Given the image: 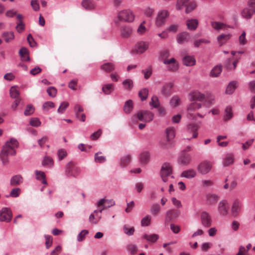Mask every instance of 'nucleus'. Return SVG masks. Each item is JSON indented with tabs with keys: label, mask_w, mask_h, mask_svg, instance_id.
I'll return each instance as SVG.
<instances>
[{
	"label": "nucleus",
	"mask_w": 255,
	"mask_h": 255,
	"mask_svg": "<svg viewBox=\"0 0 255 255\" xmlns=\"http://www.w3.org/2000/svg\"><path fill=\"white\" fill-rule=\"evenodd\" d=\"M151 217L149 215H146L141 221V225L142 226H148L150 225L151 222Z\"/></svg>",
	"instance_id": "obj_55"
},
{
	"label": "nucleus",
	"mask_w": 255,
	"mask_h": 255,
	"mask_svg": "<svg viewBox=\"0 0 255 255\" xmlns=\"http://www.w3.org/2000/svg\"><path fill=\"white\" fill-rule=\"evenodd\" d=\"M139 161L141 164H146L149 161L150 155L148 152H143L139 155Z\"/></svg>",
	"instance_id": "obj_29"
},
{
	"label": "nucleus",
	"mask_w": 255,
	"mask_h": 255,
	"mask_svg": "<svg viewBox=\"0 0 255 255\" xmlns=\"http://www.w3.org/2000/svg\"><path fill=\"white\" fill-rule=\"evenodd\" d=\"M218 211L222 216H226L228 213L229 205L227 201L222 200L219 203Z\"/></svg>",
	"instance_id": "obj_16"
},
{
	"label": "nucleus",
	"mask_w": 255,
	"mask_h": 255,
	"mask_svg": "<svg viewBox=\"0 0 255 255\" xmlns=\"http://www.w3.org/2000/svg\"><path fill=\"white\" fill-rule=\"evenodd\" d=\"M196 175V172L192 169L184 171L182 174L181 176L187 178H191L194 177Z\"/></svg>",
	"instance_id": "obj_34"
},
{
	"label": "nucleus",
	"mask_w": 255,
	"mask_h": 255,
	"mask_svg": "<svg viewBox=\"0 0 255 255\" xmlns=\"http://www.w3.org/2000/svg\"><path fill=\"white\" fill-rule=\"evenodd\" d=\"M222 71V67L221 65H217L214 67L210 72V75L212 77H218Z\"/></svg>",
	"instance_id": "obj_38"
},
{
	"label": "nucleus",
	"mask_w": 255,
	"mask_h": 255,
	"mask_svg": "<svg viewBox=\"0 0 255 255\" xmlns=\"http://www.w3.org/2000/svg\"><path fill=\"white\" fill-rule=\"evenodd\" d=\"M2 37L6 43H9L14 39V34L11 31H5L2 34Z\"/></svg>",
	"instance_id": "obj_30"
},
{
	"label": "nucleus",
	"mask_w": 255,
	"mask_h": 255,
	"mask_svg": "<svg viewBox=\"0 0 255 255\" xmlns=\"http://www.w3.org/2000/svg\"><path fill=\"white\" fill-rule=\"evenodd\" d=\"M35 175L37 180H42V183L43 184H47V181L45 180V175L44 172L41 171L36 170Z\"/></svg>",
	"instance_id": "obj_40"
},
{
	"label": "nucleus",
	"mask_w": 255,
	"mask_h": 255,
	"mask_svg": "<svg viewBox=\"0 0 255 255\" xmlns=\"http://www.w3.org/2000/svg\"><path fill=\"white\" fill-rule=\"evenodd\" d=\"M241 202L238 199L234 201L231 209V213L233 216L236 217L239 214L241 209Z\"/></svg>",
	"instance_id": "obj_20"
},
{
	"label": "nucleus",
	"mask_w": 255,
	"mask_h": 255,
	"mask_svg": "<svg viewBox=\"0 0 255 255\" xmlns=\"http://www.w3.org/2000/svg\"><path fill=\"white\" fill-rule=\"evenodd\" d=\"M148 91L147 89L144 88L141 90L138 93L139 96L142 101L145 100L147 99L148 96Z\"/></svg>",
	"instance_id": "obj_56"
},
{
	"label": "nucleus",
	"mask_w": 255,
	"mask_h": 255,
	"mask_svg": "<svg viewBox=\"0 0 255 255\" xmlns=\"http://www.w3.org/2000/svg\"><path fill=\"white\" fill-rule=\"evenodd\" d=\"M143 238L148 241L154 243L158 240V236L154 234L151 235L144 234Z\"/></svg>",
	"instance_id": "obj_44"
},
{
	"label": "nucleus",
	"mask_w": 255,
	"mask_h": 255,
	"mask_svg": "<svg viewBox=\"0 0 255 255\" xmlns=\"http://www.w3.org/2000/svg\"><path fill=\"white\" fill-rule=\"evenodd\" d=\"M115 202L113 200H107L102 199L97 203L98 209L94 211L96 214V218H95V214H91L89 216V222L93 224H97L102 218V212L105 209H106L111 206H114Z\"/></svg>",
	"instance_id": "obj_2"
},
{
	"label": "nucleus",
	"mask_w": 255,
	"mask_h": 255,
	"mask_svg": "<svg viewBox=\"0 0 255 255\" xmlns=\"http://www.w3.org/2000/svg\"><path fill=\"white\" fill-rule=\"evenodd\" d=\"M163 63L167 66V68L169 71L174 72L178 68V63L174 58L169 59H165L163 60Z\"/></svg>",
	"instance_id": "obj_15"
},
{
	"label": "nucleus",
	"mask_w": 255,
	"mask_h": 255,
	"mask_svg": "<svg viewBox=\"0 0 255 255\" xmlns=\"http://www.w3.org/2000/svg\"><path fill=\"white\" fill-rule=\"evenodd\" d=\"M102 90L105 94H110L114 91V86L112 84L105 85L103 87Z\"/></svg>",
	"instance_id": "obj_48"
},
{
	"label": "nucleus",
	"mask_w": 255,
	"mask_h": 255,
	"mask_svg": "<svg viewBox=\"0 0 255 255\" xmlns=\"http://www.w3.org/2000/svg\"><path fill=\"white\" fill-rule=\"evenodd\" d=\"M65 173L67 176L76 177L80 174V169L73 161H70L66 165Z\"/></svg>",
	"instance_id": "obj_6"
},
{
	"label": "nucleus",
	"mask_w": 255,
	"mask_h": 255,
	"mask_svg": "<svg viewBox=\"0 0 255 255\" xmlns=\"http://www.w3.org/2000/svg\"><path fill=\"white\" fill-rule=\"evenodd\" d=\"M101 69L107 73H109L115 70V66L112 63L107 62L102 65Z\"/></svg>",
	"instance_id": "obj_31"
},
{
	"label": "nucleus",
	"mask_w": 255,
	"mask_h": 255,
	"mask_svg": "<svg viewBox=\"0 0 255 255\" xmlns=\"http://www.w3.org/2000/svg\"><path fill=\"white\" fill-rule=\"evenodd\" d=\"M230 34H222L217 37V40L220 46H222L227 41H228L231 37Z\"/></svg>",
	"instance_id": "obj_27"
},
{
	"label": "nucleus",
	"mask_w": 255,
	"mask_h": 255,
	"mask_svg": "<svg viewBox=\"0 0 255 255\" xmlns=\"http://www.w3.org/2000/svg\"><path fill=\"white\" fill-rule=\"evenodd\" d=\"M183 62L185 65L191 66L195 64V60L192 56H186L183 58Z\"/></svg>",
	"instance_id": "obj_36"
},
{
	"label": "nucleus",
	"mask_w": 255,
	"mask_h": 255,
	"mask_svg": "<svg viewBox=\"0 0 255 255\" xmlns=\"http://www.w3.org/2000/svg\"><path fill=\"white\" fill-rule=\"evenodd\" d=\"M255 12V9H250L248 8H244L242 12L243 17L247 19H250L252 17L254 13Z\"/></svg>",
	"instance_id": "obj_32"
},
{
	"label": "nucleus",
	"mask_w": 255,
	"mask_h": 255,
	"mask_svg": "<svg viewBox=\"0 0 255 255\" xmlns=\"http://www.w3.org/2000/svg\"><path fill=\"white\" fill-rule=\"evenodd\" d=\"M34 111V107L32 105H29L26 107L24 111V114L25 116H29L33 114Z\"/></svg>",
	"instance_id": "obj_63"
},
{
	"label": "nucleus",
	"mask_w": 255,
	"mask_h": 255,
	"mask_svg": "<svg viewBox=\"0 0 255 255\" xmlns=\"http://www.w3.org/2000/svg\"><path fill=\"white\" fill-rule=\"evenodd\" d=\"M131 161V157L130 155H126L124 156L121 160L120 165L123 167L127 166Z\"/></svg>",
	"instance_id": "obj_47"
},
{
	"label": "nucleus",
	"mask_w": 255,
	"mask_h": 255,
	"mask_svg": "<svg viewBox=\"0 0 255 255\" xmlns=\"http://www.w3.org/2000/svg\"><path fill=\"white\" fill-rule=\"evenodd\" d=\"M12 213L10 209L3 208L0 210V221L9 222L11 221Z\"/></svg>",
	"instance_id": "obj_11"
},
{
	"label": "nucleus",
	"mask_w": 255,
	"mask_h": 255,
	"mask_svg": "<svg viewBox=\"0 0 255 255\" xmlns=\"http://www.w3.org/2000/svg\"><path fill=\"white\" fill-rule=\"evenodd\" d=\"M169 13L167 10H162L158 12L155 21L156 25L158 27L163 25L169 17Z\"/></svg>",
	"instance_id": "obj_8"
},
{
	"label": "nucleus",
	"mask_w": 255,
	"mask_h": 255,
	"mask_svg": "<svg viewBox=\"0 0 255 255\" xmlns=\"http://www.w3.org/2000/svg\"><path fill=\"white\" fill-rule=\"evenodd\" d=\"M149 47V43L147 41H140L136 43L135 46V51L136 54H140L144 53Z\"/></svg>",
	"instance_id": "obj_14"
},
{
	"label": "nucleus",
	"mask_w": 255,
	"mask_h": 255,
	"mask_svg": "<svg viewBox=\"0 0 255 255\" xmlns=\"http://www.w3.org/2000/svg\"><path fill=\"white\" fill-rule=\"evenodd\" d=\"M101 153H100L101 154ZM106 160V158L105 156L99 155V153H97L95 155V161L96 162L98 163H103Z\"/></svg>",
	"instance_id": "obj_61"
},
{
	"label": "nucleus",
	"mask_w": 255,
	"mask_h": 255,
	"mask_svg": "<svg viewBox=\"0 0 255 255\" xmlns=\"http://www.w3.org/2000/svg\"><path fill=\"white\" fill-rule=\"evenodd\" d=\"M172 170L171 166L169 163H164L161 167L160 175L162 181L164 182H169L170 179H172L173 176L172 175Z\"/></svg>",
	"instance_id": "obj_5"
},
{
	"label": "nucleus",
	"mask_w": 255,
	"mask_h": 255,
	"mask_svg": "<svg viewBox=\"0 0 255 255\" xmlns=\"http://www.w3.org/2000/svg\"><path fill=\"white\" fill-rule=\"evenodd\" d=\"M68 105V103L66 102H62L57 110L58 113L60 114L63 113Z\"/></svg>",
	"instance_id": "obj_64"
},
{
	"label": "nucleus",
	"mask_w": 255,
	"mask_h": 255,
	"mask_svg": "<svg viewBox=\"0 0 255 255\" xmlns=\"http://www.w3.org/2000/svg\"><path fill=\"white\" fill-rule=\"evenodd\" d=\"M166 137L168 140L172 139L175 136V130L173 127L168 128L166 130Z\"/></svg>",
	"instance_id": "obj_37"
},
{
	"label": "nucleus",
	"mask_w": 255,
	"mask_h": 255,
	"mask_svg": "<svg viewBox=\"0 0 255 255\" xmlns=\"http://www.w3.org/2000/svg\"><path fill=\"white\" fill-rule=\"evenodd\" d=\"M205 98V95L197 91L191 92L189 95V100L191 101H203Z\"/></svg>",
	"instance_id": "obj_17"
},
{
	"label": "nucleus",
	"mask_w": 255,
	"mask_h": 255,
	"mask_svg": "<svg viewBox=\"0 0 255 255\" xmlns=\"http://www.w3.org/2000/svg\"><path fill=\"white\" fill-rule=\"evenodd\" d=\"M160 211V206L157 204H153L150 209V212L153 215H157Z\"/></svg>",
	"instance_id": "obj_54"
},
{
	"label": "nucleus",
	"mask_w": 255,
	"mask_h": 255,
	"mask_svg": "<svg viewBox=\"0 0 255 255\" xmlns=\"http://www.w3.org/2000/svg\"><path fill=\"white\" fill-rule=\"evenodd\" d=\"M170 104L173 107H177L180 104V99L177 96H173L170 100Z\"/></svg>",
	"instance_id": "obj_53"
},
{
	"label": "nucleus",
	"mask_w": 255,
	"mask_h": 255,
	"mask_svg": "<svg viewBox=\"0 0 255 255\" xmlns=\"http://www.w3.org/2000/svg\"><path fill=\"white\" fill-rule=\"evenodd\" d=\"M191 160V156L189 154L183 153L178 159V162L180 164L183 165H188Z\"/></svg>",
	"instance_id": "obj_22"
},
{
	"label": "nucleus",
	"mask_w": 255,
	"mask_h": 255,
	"mask_svg": "<svg viewBox=\"0 0 255 255\" xmlns=\"http://www.w3.org/2000/svg\"><path fill=\"white\" fill-rule=\"evenodd\" d=\"M124 88L127 90H130L133 87V82L131 79H126L123 82Z\"/></svg>",
	"instance_id": "obj_45"
},
{
	"label": "nucleus",
	"mask_w": 255,
	"mask_h": 255,
	"mask_svg": "<svg viewBox=\"0 0 255 255\" xmlns=\"http://www.w3.org/2000/svg\"><path fill=\"white\" fill-rule=\"evenodd\" d=\"M190 34L187 32H182L179 33L177 35V41L179 44H183L185 42H188L190 39Z\"/></svg>",
	"instance_id": "obj_18"
},
{
	"label": "nucleus",
	"mask_w": 255,
	"mask_h": 255,
	"mask_svg": "<svg viewBox=\"0 0 255 255\" xmlns=\"http://www.w3.org/2000/svg\"><path fill=\"white\" fill-rule=\"evenodd\" d=\"M82 6L87 10H93L96 7V3L92 0H83L82 2Z\"/></svg>",
	"instance_id": "obj_26"
},
{
	"label": "nucleus",
	"mask_w": 255,
	"mask_h": 255,
	"mask_svg": "<svg viewBox=\"0 0 255 255\" xmlns=\"http://www.w3.org/2000/svg\"><path fill=\"white\" fill-rule=\"evenodd\" d=\"M233 117V113L232 108L230 107L226 108L225 110V115L224 117L225 121H228Z\"/></svg>",
	"instance_id": "obj_50"
},
{
	"label": "nucleus",
	"mask_w": 255,
	"mask_h": 255,
	"mask_svg": "<svg viewBox=\"0 0 255 255\" xmlns=\"http://www.w3.org/2000/svg\"><path fill=\"white\" fill-rule=\"evenodd\" d=\"M29 124L33 127H38L40 125L41 122L37 118H32L30 120Z\"/></svg>",
	"instance_id": "obj_62"
},
{
	"label": "nucleus",
	"mask_w": 255,
	"mask_h": 255,
	"mask_svg": "<svg viewBox=\"0 0 255 255\" xmlns=\"http://www.w3.org/2000/svg\"><path fill=\"white\" fill-rule=\"evenodd\" d=\"M187 28L190 30H195L198 27V21L196 19H189L186 20Z\"/></svg>",
	"instance_id": "obj_25"
},
{
	"label": "nucleus",
	"mask_w": 255,
	"mask_h": 255,
	"mask_svg": "<svg viewBox=\"0 0 255 255\" xmlns=\"http://www.w3.org/2000/svg\"><path fill=\"white\" fill-rule=\"evenodd\" d=\"M180 212L175 209H171L167 211L165 215V223H169L173 220L177 219L180 215Z\"/></svg>",
	"instance_id": "obj_13"
},
{
	"label": "nucleus",
	"mask_w": 255,
	"mask_h": 255,
	"mask_svg": "<svg viewBox=\"0 0 255 255\" xmlns=\"http://www.w3.org/2000/svg\"><path fill=\"white\" fill-rule=\"evenodd\" d=\"M10 95L12 98L15 99H18V97L19 95V92L17 90L15 87H12L10 89Z\"/></svg>",
	"instance_id": "obj_51"
},
{
	"label": "nucleus",
	"mask_w": 255,
	"mask_h": 255,
	"mask_svg": "<svg viewBox=\"0 0 255 255\" xmlns=\"http://www.w3.org/2000/svg\"><path fill=\"white\" fill-rule=\"evenodd\" d=\"M234 162V156L233 154L228 153L226 155L223 159V164L224 166H228L233 164Z\"/></svg>",
	"instance_id": "obj_28"
},
{
	"label": "nucleus",
	"mask_w": 255,
	"mask_h": 255,
	"mask_svg": "<svg viewBox=\"0 0 255 255\" xmlns=\"http://www.w3.org/2000/svg\"><path fill=\"white\" fill-rule=\"evenodd\" d=\"M127 249L132 255L136 254L137 252V248L135 245L130 244L128 245Z\"/></svg>",
	"instance_id": "obj_58"
},
{
	"label": "nucleus",
	"mask_w": 255,
	"mask_h": 255,
	"mask_svg": "<svg viewBox=\"0 0 255 255\" xmlns=\"http://www.w3.org/2000/svg\"><path fill=\"white\" fill-rule=\"evenodd\" d=\"M211 24L212 27L217 30L224 29L226 26L225 23L218 21H212Z\"/></svg>",
	"instance_id": "obj_39"
},
{
	"label": "nucleus",
	"mask_w": 255,
	"mask_h": 255,
	"mask_svg": "<svg viewBox=\"0 0 255 255\" xmlns=\"http://www.w3.org/2000/svg\"><path fill=\"white\" fill-rule=\"evenodd\" d=\"M201 103L193 102L191 103L187 108V118L191 120H196L197 116L203 118L204 116L200 113H196L195 112L202 107Z\"/></svg>",
	"instance_id": "obj_4"
},
{
	"label": "nucleus",
	"mask_w": 255,
	"mask_h": 255,
	"mask_svg": "<svg viewBox=\"0 0 255 255\" xmlns=\"http://www.w3.org/2000/svg\"><path fill=\"white\" fill-rule=\"evenodd\" d=\"M189 0H177L176 3V9L178 10L181 9L183 6H186Z\"/></svg>",
	"instance_id": "obj_49"
},
{
	"label": "nucleus",
	"mask_w": 255,
	"mask_h": 255,
	"mask_svg": "<svg viewBox=\"0 0 255 255\" xmlns=\"http://www.w3.org/2000/svg\"><path fill=\"white\" fill-rule=\"evenodd\" d=\"M187 130L189 132L193 133V138H196L198 136L197 130L199 126L195 123H191L187 125Z\"/></svg>",
	"instance_id": "obj_24"
},
{
	"label": "nucleus",
	"mask_w": 255,
	"mask_h": 255,
	"mask_svg": "<svg viewBox=\"0 0 255 255\" xmlns=\"http://www.w3.org/2000/svg\"><path fill=\"white\" fill-rule=\"evenodd\" d=\"M19 54L22 61H27L29 60L28 51L26 48H21L19 51Z\"/></svg>",
	"instance_id": "obj_33"
},
{
	"label": "nucleus",
	"mask_w": 255,
	"mask_h": 255,
	"mask_svg": "<svg viewBox=\"0 0 255 255\" xmlns=\"http://www.w3.org/2000/svg\"><path fill=\"white\" fill-rule=\"evenodd\" d=\"M219 199V197L215 194L208 193L206 195V200L208 204L215 205Z\"/></svg>",
	"instance_id": "obj_23"
},
{
	"label": "nucleus",
	"mask_w": 255,
	"mask_h": 255,
	"mask_svg": "<svg viewBox=\"0 0 255 255\" xmlns=\"http://www.w3.org/2000/svg\"><path fill=\"white\" fill-rule=\"evenodd\" d=\"M120 21L132 22L134 19V15L130 10H123L120 11L118 15Z\"/></svg>",
	"instance_id": "obj_7"
},
{
	"label": "nucleus",
	"mask_w": 255,
	"mask_h": 255,
	"mask_svg": "<svg viewBox=\"0 0 255 255\" xmlns=\"http://www.w3.org/2000/svg\"><path fill=\"white\" fill-rule=\"evenodd\" d=\"M137 117L140 121L150 122L153 119V114L148 111H142L137 114Z\"/></svg>",
	"instance_id": "obj_10"
},
{
	"label": "nucleus",
	"mask_w": 255,
	"mask_h": 255,
	"mask_svg": "<svg viewBox=\"0 0 255 255\" xmlns=\"http://www.w3.org/2000/svg\"><path fill=\"white\" fill-rule=\"evenodd\" d=\"M210 41L205 39H200L196 40L194 41V46L196 47H199L203 43H209Z\"/></svg>",
	"instance_id": "obj_60"
},
{
	"label": "nucleus",
	"mask_w": 255,
	"mask_h": 255,
	"mask_svg": "<svg viewBox=\"0 0 255 255\" xmlns=\"http://www.w3.org/2000/svg\"><path fill=\"white\" fill-rule=\"evenodd\" d=\"M18 146V142L16 139L11 138L9 141L5 142L3 146L0 154V158L3 164L8 162V155H15L16 151L15 149Z\"/></svg>",
	"instance_id": "obj_3"
},
{
	"label": "nucleus",
	"mask_w": 255,
	"mask_h": 255,
	"mask_svg": "<svg viewBox=\"0 0 255 255\" xmlns=\"http://www.w3.org/2000/svg\"><path fill=\"white\" fill-rule=\"evenodd\" d=\"M197 7V3L195 1L188 2L186 6L185 12L187 13L191 12L192 11L194 10Z\"/></svg>",
	"instance_id": "obj_43"
},
{
	"label": "nucleus",
	"mask_w": 255,
	"mask_h": 255,
	"mask_svg": "<svg viewBox=\"0 0 255 255\" xmlns=\"http://www.w3.org/2000/svg\"><path fill=\"white\" fill-rule=\"evenodd\" d=\"M202 225L206 228L210 227L212 225V218L210 214L206 211H203L200 215Z\"/></svg>",
	"instance_id": "obj_12"
},
{
	"label": "nucleus",
	"mask_w": 255,
	"mask_h": 255,
	"mask_svg": "<svg viewBox=\"0 0 255 255\" xmlns=\"http://www.w3.org/2000/svg\"><path fill=\"white\" fill-rule=\"evenodd\" d=\"M159 102L158 98L156 96H153L150 105L154 108H158L159 106Z\"/></svg>",
	"instance_id": "obj_59"
},
{
	"label": "nucleus",
	"mask_w": 255,
	"mask_h": 255,
	"mask_svg": "<svg viewBox=\"0 0 255 255\" xmlns=\"http://www.w3.org/2000/svg\"><path fill=\"white\" fill-rule=\"evenodd\" d=\"M132 32V28L128 25H124L120 28V34L122 37L127 38L130 36Z\"/></svg>",
	"instance_id": "obj_19"
},
{
	"label": "nucleus",
	"mask_w": 255,
	"mask_h": 255,
	"mask_svg": "<svg viewBox=\"0 0 255 255\" xmlns=\"http://www.w3.org/2000/svg\"><path fill=\"white\" fill-rule=\"evenodd\" d=\"M145 21H143L138 26L137 29V32L138 34L139 35H142L143 34H144L147 29L145 27V26H144V23H145Z\"/></svg>",
	"instance_id": "obj_57"
},
{
	"label": "nucleus",
	"mask_w": 255,
	"mask_h": 255,
	"mask_svg": "<svg viewBox=\"0 0 255 255\" xmlns=\"http://www.w3.org/2000/svg\"><path fill=\"white\" fill-rule=\"evenodd\" d=\"M237 87V83L234 81L232 82L228 86L226 90V93L228 94H231L234 92Z\"/></svg>",
	"instance_id": "obj_41"
},
{
	"label": "nucleus",
	"mask_w": 255,
	"mask_h": 255,
	"mask_svg": "<svg viewBox=\"0 0 255 255\" xmlns=\"http://www.w3.org/2000/svg\"><path fill=\"white\" fill-rule=\"evenodd\" d=\"M132 102L131 100H129L127 101L124 107V111L126 113H129L132 109Z\"/></svg>",
	"instance_id": "obj_46"
},
{
	"label": "nucleus",
	"mask_w": 255,
	"mask_h": 255,
	"mask_svg": "<svg viewBox=\"0 0 255 255\" xmlns=\"http://www.w3.org/2000/svg\"><path fill=\"white\" fill-rule=\"evenodd\" d=\"M22 182V177L19 175H15L11 178L10 185L11 186H17Z\"/></svg>",
	"instance_id": "obj_35"
},
{
	"label": "nucleus",
	"mask_w": 255,
	"mask_h": 255,
	"mask_svg": "<svg viewBox=\"0 0 255 255\" xmlns=\"http://www.w3.org/2000/svg\"><path fill=\"white\" fill-rule=\"evenodd\" d=\"M123 230L124 233L130 236L133 234V233L134 232V227H130L128 226L125 225L123 227Z\"/></svg>",
	"instance_id": "obj_52"
},
{
	"label": "nucleus",
	"mask_w": 255,
	"mask_h": 255,
	"mask_svg": "<svg viewBox=\"0 0 255 255\" xmlns=\"http://www.w3.org/2000/svg\"><path fill=\"white\" fill-rule=\"evenodd\" d=\"M212 164L211 162L205 160L199 164L197 166L198 171L202 174H206L211 170Z\"/></svg>",
	"instance_id": "obj_9"
},
{
	"label": "nucleus",
	"mask_w": 255,
	"mask_h": 255,
	"mask_svg": "<svg viewBox=\"0 0 255 255\" xmlns=\"http://www.w3.org/2000/svg\"><path fill=\"white\" fill-rule=\"evenodd\" d=\"M115 202L113 200H107L102 199L97 203L98 209L94 211L96 214V218H95V214H91L89 216V222L93 224H97L102 218V212L105 209H106L111 206H114Z\"/></svg>",
	"instance_id": "obj_1"
},
{
	"label": "nucleus",
	"mask_w": 255,
	"mask_h": 255,
	"mask_svg": "<svg viewBox=\"0 0 255 255\" xmlns=\"http://www.w3.org/2000/svg\"><path fill=\"white\" fill-rule=\"evenodd\" d=\"M173 85L172 83L165 84L162 87L161 93L165 96H169L172 92Z\"/></svg>",
	"instance_id": "obj_21"
},
{
	"label": "nucleus",
	"mask_w": 255,
	"mask_h": 255,
	"mask_svg": "<svg viewBox=\"0 0 255 255\" xmlns=\"http://www.w3.org/2000/svg\"><path fill=\"white\" fill-rule=\"evenodd\" d=\"M251 248V244H249L247 246V249L243 246H240L239 249V252L236 255H249L248 251Z\"/></svg>",
	"instance_id": "obj_42"
}]
</instances>
